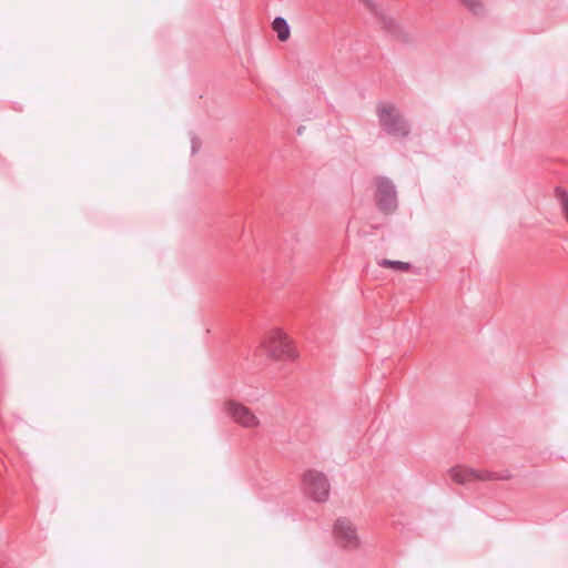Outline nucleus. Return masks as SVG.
<instances>
[{"label": "nucleus", "instance_id": "10", "mask_svg": "<svg viewBox=\"0 0 568 568\" xmlns=\"http://www.w3.org/2000/svg\"><path fill=\"white\" fill-rule=\"evenodd\" d=\"M459 2L474 14H480L484 11L479 0H459Z\"/></svg>", "mask_w": 568, "mask_h": 568}, {"label": "nucleus", "instance_id": "8", "mask_svg": "<svg viewBox=\"0 0 568 568\" xmlns=\"http://www.w3.org/2000/svg\"><path fill=\"white\" fill-rule=\"evenodd\" d=\"M378 264L395 272H408L412 268L410 261L400 258H382Z\"/></svg>", "mask_w": 568, "mask_h": 568}, {"label": "nucleus", "instance_id": "5", "mask_svg": "<svg viewBox=\"0 0 568 568\" xmlns=\"http://www.w3.org/2000/svg\"><path fill=\"white\" fill-rule=\"evenodd\" d=\"M306 495L316 503H324L329 495V483L323 473L308 470L303 476Z\"/></svg>", "mask_w": 568, "mask_h": 568}, {"label": "nucleus", "instance_id": "2", "mask_svg": "<svg viewBox=\"0 0 568 568\" xmlns=\"http://www.w3.org/2000/svg\"><path fill=\"white\" fill-rule=\"evenodd\" d=\"M379 124L384 130L395 136H406L409 132L406 121L400 116L392 103H381L377 106Z\"/></svg>", "mask_w": 568, "mask_h": 568}, {"label": "nucleus", "instance_id": "6", "mask_svg": "<svg viewBox=\"0 0 568 568\" xmlns=\"http://www.w3.org/2000/svg\"><path fill=\"white\" fill-rule=\"evenodd\" d=\"M376 202L384 213H393L397 209V192L392 181L386 178L376 179Z\"/></svg>", "mask_w": 568, "mask_h": 568}, {"label": "nucleus", "instance_id": "1", "mask_svg": "<svg viewBox=\"0 0 568 568\" xmlns=\"http://www.w3.org/2000/svg\"><path fill=\"white\" fill-rule=\"evenodd\" d=\"M261 349L274 359L296 361L300 352L294 341L281 328H272L262 338Z\"/></svg>", "mask_w": 568, "mask_h": 568}, {"label": "nucleus", "instance_id": "3", "mask_svg": "<svg viewBox=\"0 0 568 568\" xmlns=\"http://www.w3.org/2000/svg\"><path fill=\"white\" fill-rule=\"evenodd\" d=\"M333 536L336 544L346 550H357L362 547V538L356 525L348 518L336 519L333 526Z\"/></svg>", "mask_w": 568, "mask_h": 568}, {"label": "nucleus", "instance_id": "4", "mask_svg": "<svg viewBox=\"0 0 568 568\" xmlns=\"http://www.w3.org/2000/svg\"><path fill=\"white\" fill-rule=\"evenodd\" d=\"M225 414L237 425L246 429L260 427L261 420L254 412L244 404L229 399L223 404Z\"/></svg>", "mask_w": 568, "mask_h": 568}, {"label": "nucleus", "instance_id": "7", "mask_svg": "<svg viewBox=\"0 0 568 568\" xmlns=\"http://www.w3.org/2000/svg\"><path fill=\"white\" fill-rule=\"evenodd\" d=\"M450 479L459 485L474 483L477 480H488L490 476L488 473L468 468L465 466H456L449 470Z\"/></svg>", "mask_w": 568, "mask_h": 568}, {"label": "nucleus", "instance_id": "11", "mask_svg": "<svg viewBox=\"0 0 568 568\" xmlns=\"http://www.w3.org/2000/svg\"><path fill=\"white\" fill-rule=\"evenodd\" d=\"M362 2L365 3V6H367L368 8H372V2L369 0H361Z\"/></svg>", "mask_w": 568, "mask_h": 568}, {"label": "nucleus", "instance_id": "9", "mask_svg": "<svg viewBox=\"0 0 568 568\" xmlns=\"http://www.w3.org/2000/svg\"><path fill=\"white\" fill-rule=\"evenodd\" d=\"M273 30L280 41L284 42L290 38V26L287 21L282 17H276L272 23Z\"/></svg>", "mask_w": 568, "mask_h": 568}]
</instances>
